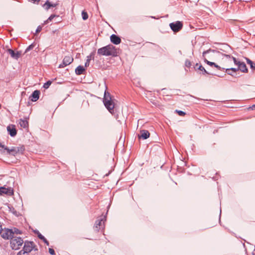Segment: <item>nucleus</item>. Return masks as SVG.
<instances>
[{"label": "nucleus", "instance_id": "14", "mask_svg": "<svg viewBox=\"0 0 255 255\" xmlns=\"http://www.w3.org/2000/svg\"><path fill=\"white\" fill-rule=\"evenodd\" d=\"M110 40L113 43L116 45L120 44L121 42V38L115 34H112L110 36Z\"/></svg>", "mask_w": 255, "mask_h": 255}, {"label": "nucleus", "instance_id": "20", "mask_svg": "<svg viewBox=\"0 0 255 255\" xmlns=\"http://www.w3.org/2000/svg\"><path fill=\"white\" fill-rule=\"evenodd\" d=\"M94 52L91 53L89 56H87V60L85 64V66L86 67H87L89 66L90 62L91 60L92 59H94Z\"/></svg>", "mask_w": 255, "mask_h": 255}, {"label": "nucleus", "instance_id": "17", "mask_svg": "<svg viewBox=\"0 0 255 255\" xmlns=\"http://www.w3.org/2000/svg\"><path fill=\"white\" fill-rule=\"evenodd\" d=\"M18 124L21 128H26L28 127V122L26 118L20 119Z\"/></svg>", "mask_w": 255, "mask_h": 255}, {"label": "nucleus", "instance_id": "1", "mask_svg": "<svg viewBox=\"0 0 255 255\" xmlns=\"http://www.w3.org/2000/svg\"><path fill=\"white\" fill-rule=\"evenodd\" d=\"M115 101L116 100L109 92H105L103 103L107 109L112 114L115 113Z\"/></svg>", "mask_w": 255, "mask_h": 255}, {"label": "nucleus", "instance_id": "23", "mask_svg": "<svg viewBox=\"0 0 255 255\" xmlns=\"http://www.w3.org/2000/svg\"><path fill=\"white\" fill-rule=\"evenodd\" d=\"M56 5L57 4H51L48 0H47L43 6L45 7L46 10H48L51 7H55Z\"/></svg>", "mask_w": 255, "mask_h": 255}, {"label": "nucleus", "instance_id": "30", "mask_svg": "<svg viewBox=\"0 0 255 255\" xmlns=\"http://www.w3.org/2000/svg\"><path fill=\"white\" fill-rule=\"evenodd\" d=\"M185 65L186 67H187L188 68H190L191 66V62H190V60H186L185 61Z\"/></svg>", "mask_w": 255, "mask_h": 255}, {"label": "nucleus", "instance_id": "4", "mask_svg": "<svg viewBox=\"0 0 255 255\" xmlns=\"http://www.w3.org/2000/svg\"><path fill=\"white\" fill-rule=\"evenodd\" d=\"M106 218V216H101L97 219L93 227L95 232L104 233L105 228Z\"/></svg>", "mask_w": 255, "mask_h": 255}, {"label": "nucleus", "instance_id": "34", "mask_svg": "<svg viewBox=\"0 0 255 255\" xmlns=\"http://www.w3.org/2000/svg\"><path fill=\"white\" fill-rule=\"evenodd\" d=\"M49 253L51 255H55L54 250L53 249H51V248H49Z\"/></svg>", "mask_w": 255, "mask_h": 255}, {"label": "nucleus", "instance_id": "26", "mask_svg": "<svg viewBox=\"0 0 255 255\" xmlns=\"http://www.w3.org/2000/svg\"><path fill=\"white\" fill-rule=\"evenodd\" d=\"M38 237L39 239L42 240L47 246H49V244L48 241L46 240V239L41 234H39L38 235Z\"/></svg>", "mask_w": 255, "mask_h": 255}, {"label": "nucleus", "instance_id": "12", "mask_svg": "<svg viewBox=\"0 0 255 255\" xmlns=\"http://www.w3.org/2000/svg\"><path fill=\"white\" fill-rule=\"evenodd\" d=\"M6 194L11 196L13 194V189L11 187L5 188L4 187H0V195Z\"/></svg>", "mask_w": 255, "mask_h": 255}, {"label": "nucleus", "instance_id": "6", "mask_svg": "<svg viewBox=\"0 0 255 255\" xmlns=\"http://www.w3.org/2000/svg\"><path fill=\"white\" fill-rule=\"evenodd\" d=\"M23 243V241L20 237H13L10 240V246L13 250H17L20 249Z\"/></svg>", "mask_w": 255, "mask_h": 255}, {"label": "nucleus", "instance_id": "3", "mask_svg": "<svg viewBox=\"0 0 255 255\" xmlns=\"http://www.w3.org/2000/svg\"><path fill=\"white\" fill-rule=\"evenodd\" d=\"M24 149L25 148L23 146L20 147H12L10 149H9L0 142V152L2 153H4L5 151H6L7 154L15 156L17 153H22Z\"/></svg>", "mask_w": 255, "mask_h": 255}, {"label": "nucleus", "instance_id": "5", "mask_svg": "<svg viewBox=\"0 0 255 255\" xmlns=\"http://www.w3.org/2000/svg\"><path fill=\"white\" fill-rule=\"evenodd\" d=\"M225 56L229 58L232 59L236 65L238 66V70H241L242 72L247 73L248 69L247 68L246 64L243 62L238 61L236 58L233 56H230L229 55H225Z\"/></svg>", "mask_w": 255, "mask_h": 255}, {"label": "nucleus", "instance_id": "28", "mask_svg": "<svg viewBox=\"0 0 255 255\" xmlns=\"http://www.w3.org/2000/svg\"><path fill=\"white\" fill-rule=\"evenodd\" d=\"M247 62L250 64L251 68L253 70H255V63L249 59L247 60Z\"/></svg>", "mask_w": 255, "mask_h": 255}, {"label": "nucleus", "instance_id": "31", "mask_svg": "<svg viewBox=\"0 0 255 255\" xmlns=\"http://www.w3.org/2000/svg\"><path fill=\"white\" fill-rule=\"evenodd\" d=\"M176 112L180 116H184L186 115L185 113L182 111L176 110Z\"/></svg>", "mask_w": 255, "mask_h": 255}, {"label": "nucleus", "instance_id": "18", "mask_svg": "<svg viewBox=\"0 0 255 255\" xmlns=\"http://www.w3.org/2000/svg\"><path fill=\"white\" fill-rule=\"evenodd\" d=\"M150 133L147 130H142L140 131V135L139 137L144 139H147L149 137Z\"/></svg>", "mask_w": 255, "mask_h": 255}, {"label": "nucleus", "instance_id": "21", "mask_svg": "<svg viewBox=\"0 0 255 255\" xmlns=\"http://www.w3.org/2000/svg\"><path fill=\"white\" fill-rule=\"evenodd\" d=\"M85 71V68L82 66H78L75 69V73L77 75H80L83 74V72Z\"/></svg>", "mask_w": 255, "mask_h": 255}, {"label": "nucleus", "instance_id": "9", "mask_svg": "<svg viewBox=\"0 0 255 255\" xmlns=\"http://www.w3.org/2000/svg\"><path fill=\"white\" fill-rule=\"evenodd\" d=\"M73 61V58L71 56H66L64 57L62 63L59 66V68H63L69 65Z\"/></svg>", "mask_w": 255, "mask_h": 255}, {"label": "nucleus", "instance_id": "25", "mask_svg": "<svg viewBox=\"0 0 255 255\" xmlns=\"http://www.w3.org/2000/svg\"><path fill=\"white\" fill-rule=\"evenodd\" d=\"M59 17V15H56V14H51L49 17V18L44 21V24H47L48 23H49V21H51L52 20V19H53L55 17Z\"/></svg>", "mask_w": 255, "mask_h": 255}, {"label": "nucleus", "instance_id": "16", "mask_svg": "<svg viewBox=\"0 0 255 255\" xmlns=\"http://www.w3.org/2000/svg\"><path fill=\"white\" fill-rule=\"evenodd\" d=\"M39 95H40V91L38 90H35L34 91L32 95H31V100L32 102H36L37 101L39 98Z\"/></svg>", "mask_w": 255, "mask_h": 255}, {"label": "nucleus", "instance_id": "7", "mask_svg": "<svg viewBox=\"0 0 255 255\" xmlns=\"http://www.w3.org/2000/svg\"><path fill=\"white\" fill-rule=\"evenodd\" d=\"M219 55V53L214 50H207L203 52V57L204 59L205 58H208L211 60H215L217 56Z\"/></svg>", "mask_w": 255, "mask_h": 255}, {"label": "nucleus", "instance_id": "32", "mask_svg": "<svg viewBox=\"0 0 255 255\" xmlns=\"http://www.w3.org/2000/svg\"><path fill=\"white\" fill-rule=\"evenodd\" d=\"M13 232H14V234L16 233V234H20L21 233L18 229L16 228H14Z\"/></svg>", "mask_w": 255, "mask_h": 255}, {"label": "nucleus", "instance_id": "19", "mask_svg": "<svg viewBox=\"0 0 255 255\" xmlns=\"http://www.w3.org/2000/svg\"><path fill=\"white\" fill-rule=\"evenodd\" d=\"M195 70H199L201 71L202 73L204 75L208 74L207 71L205 70L204 67H203L201 65H199L197 63L194 67Z\"/></svg>", "mask_w": 255, "mask_h": 255}, {"label": "nucleus", "instance_id": "24", "mask_svg": "<svg viewBox=\"0 0 255 255\" xmlns=\"http://www.w3.org/2000/svg\"><path fill=\"white\" fill-rule=\"evenodd\" d=\"M237 71H238V68H228V69H226V72L228 74L231 75H232V73H230V71H232V72L235 73Z\"/></svg>", "mask_w": 255, "mask_h": 255}, {"label": "nucleus", "instance_id": "27", "mask_svg": "<svg viewBox=\"0 0 255 255\" xmlns=\"http://www.w3.org/2000/svg\"><path fill=\"white\" fill-rule=\"evenodd\" d=\"M82 16L83 20H85L88 18V14L86 11L83 10L82 12Z\"/></svg>", "mask_w": 255, "mask_h": 255}, {"label": "nucleus", "instance_id": "2", "mask_svg": "<svg viewBox=\"0 0 255 255\" xmlns=\"http://www.w3.org/2000/svg\"><path fill=\"white\" fill-rule=\"evenodd\" d=\"M97 53L100 56H111L115 57L117 56V49L112 44H109L98 49Z\"/></svg>", "mask_w": 255, "mask_h": 255}, {"label": "nucleus", "instance_id": "8", "mask_svg": "<svg viewBox=\"0 0 255 255\" xmlns=\"http://www.w3.org/2000/svg\"><path fill=\"white\" fill-rule=\"evenodd\" d=\"M169 26L174 32H177L182 28L183 23L181 21H177L170 23Z\"/></svg>", "mask_w": 255, "mask_h": 255}, {"label": "nucleus", "instance_id": "15", "mask_svg": "<svg viewBox=\"0 0 255 255\" xmlns=\"http://www.w3.org/2000/svg\"><path fill=\"white\" fill-rule=\"evenodd\" d=\"M8 53L10 55L11 57L15 59H17L20 56V52L17 51L15 52L13 50L9 49L7 50Z\"/></svg>", "mask_w": 255, "mask_h": 255}, {"label": "nucleus", "instance_id": "37", "mask_svg": "<svg viewBox=\"0 0 255 255\" xmlns=\"http://www.w3.org/2000/svg\"><path fill=\"white\" fill-rule=\"evenodd\" d=\"M42 30V27L41 26H38L36 30V33L40 32Z\"/></svg>", "mask_w": 255, "mask_h": 255}, {"label": "nucleus", "instance_id": "13", "mask_svg": "<svg viewBox=\"0 0 255 255\" xmlns=\"http://www.w3.org/2000/svg\"><path fill=\"white\" fill-rule=\"evenodd\" d=\"M7 129L11 136L13 137L16 135L17 131L15 128V126L11 125L8 126Z\"/></svg>", "mask_w": 255, "mask_h": 255}, {"label": "nucleus", "instance_id": "11", "mask_svg": "<svg viewBox=\"0 0 255 255\" xmlns=\"http://www.w3.org/2000/svg\"><path fill=\"white\" fill-rule=\"evenodd\" d=\"M13 235L14 232L12 229H6L1 234L2 238L7 240L9 239L11 240L12 238L13 237Z\"/></svg>", "mask_w": 255, "mask_h": 255}, {"label": "nucleus", "instance_id": "36", "mask_svg": "<svg viewBox=\"0 0 255 255\" xmlns=\"http://www.w3.org/2000/svg\"><path fill=\"white\" fill-rule=\"evenodd\" d=\"M29 1L32 2L33 3H37L38 4L39 2L40 1V0H28Z\"/></svg>", "mask_w": 255, "mask_h": 255}, {"label": "nucleus", "instance_id": "10", "mask_svg": "<svg viewBox=\"0 0 255 255\" xmlns=\"http://www.w3.org/2000/svg\"><path fill=\"white\" fill-rule=\"evenodd\" d=\"M33 248L34 243L32 242H26L24 243L22 250L21 251H23L26 253H29L33 250Z\"/></svg>", "mask_w": 255, "mask_h": 255}, {"label": "nucleus", "instance_id": "29", "mask_svg": "<svg viewBox=\"0 0 255 255\" xmlns=\"http://www.w3.org/2000/svg\"><path fill=\"white\" fill-rule=\"evenodd\" d=\"M51 83L52 82L50 81H48L44 84L43 87L45 89H47L49 88Z\"/></svg>", "mask_w": 255, "mask_h": 255}, {"label": "nucleus", "instance_id": "38", "mask_svg": "<svg viewBox=\"0 0 255 255\" xmlns=\"http://www.w3.org/2000/svg\"><path fill=\"white\" fill-rule=\"evenodd\" d=\"M251 108L252 109V110H255V105H253L251 107Z\"/></svg>", "mask_w": 255, "mask_h": 255}, {"label": "nucleus", "instance_id": "22", "mask_svg": "<svg viewBox=\"0 0 255 255\" xmlns=\"http://www.w3.org/2000/svg\"><path fill=\"white\" fill-rule=\"evenodd\" d=\"M204 61L205 63H206L208 65H209L210 66H214L216 67L218 70H221V68L219 65H217L214 62H210L208 61L207 58H205Z\"/></svg>", "mask_w": 255, "mask_h": 255}, {"label": "nucleus", "instance_id": "35", "mask_svg": "<svg viewBox=\"0 0 255 255\" xmlns=\"http://www.w3.org/2000/svg\"><path fill=\"white\" fill-rule=\"evenodd\" d=\"M28 253H24L23 252V251H20L18 253L17 255H28Z\"/></svg>", "mask_w": 255, "mask_h": 255}, {"label": "nucleus", "instance_id": "33", "mask_svg": "<svg viewBox=\"0 0 255 255\" xmlns=\"http://www.w3.org/2000/svg\"><path fill=\"white\" fill-rule=\"evenodd\" d=\"M34 46L33 44H31L28 47H27V48H26V50H25V52H27L28 51H29L30 50L32 49L33 48Z\"/></svg>", "mask_w": 255, "mask_h": 255}]
</instances>
